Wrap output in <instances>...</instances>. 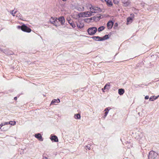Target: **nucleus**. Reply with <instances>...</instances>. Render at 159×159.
I'll return each instance as SVG.
<instances>
[{
	"label": "nucleus",
	"mask_w": 159,
	"mask_h": 159,
	"mask_svg": "<svg viewBox=\"0 0 159 159\" xmlns=\"http://www.w3.org/2000/svg\"><path fill=\"white\" fill-rule=\"evenodd\" d=\"M21 25H18L17 28L18 29L21 30L22 31L27 33H30L31 31V29L28 27L26 25L21 23Z\"/></svg>",
	"instance_id": "f257e3e1"
},
{
	"label": "nucleus",
	"mask_w": 159,
	"mask_h": 159,
	"mask_svg": "<svg viewBox=\"0 0 159 159\" xmlns=\"http://www.w3.org/2000/svg\"><path fill=\"white\" fill-rule=\"evenodd\" d=\"M88 7L90 10V12H92V13H98L102 11L100 8L93 6L91 4H89L88 5Z\"/></svg>",
	"instance_id": "f03ea898"
},
{
	"label": "nucleus",
	"mask_w": 159,
	"mask_h": 159,
	"mask_svg": "<svg viewBox=\"0 0 159 159\" xmlns=\"http://www.w3.org/2000/svg\"><path fill=\"white\" fill-rule=\"evenodd\" d=\"M92 15V12L89 11H85L84 12H80L78 14L79 17H89Z\"/></svg>",
	"instance_id": "7ed1b4c3"
},
{
	"label": "nucleus",
	"mask_w": 159,
	"mask_h": 159,
	"mask_svg": "<svg viewBox=\"0 0 159 159\" xmlns=\"http://www.w3.org/2000/svg\"><path fill=\"white\" fill-rule=\"evenodd\" d=\"M97 28L96 27H89L87 30V32L89 35H94L97 31Z\"/></svg>",
	"instance_id": "20e7f679"
},
{
	"label": "nucleus",
	"mask_w": 159,
	"mask_h": 159,
	"mask_svg": "<svg viewBox=\"0 0 159 159\" xmlns=\"http://www.w3.org/2000/svg\"><path fill=\"white\" fill-rule=\"evenodd\" d=\"M158 154L156 152L152 151L149 152L148 155V159H158Z\"/></svg>",
	"instance_id": "39448f33"
},
{
	"label": "nucleus",
	"mask_w": 159,
	"mask_h": 159,
	"mask_svg": "<svg viewBox=\"0 0 159 159\" xmlns=\"http://www.w3.org/2000/svg\"><path fill=\"white\" fill-rule=\"evenodd\" d=\"M110 36L111 35H110L109 34H106L102 37H94L96 39H98V40L103 41L109 39Z\"/></svg>",
	"instance_id": "423d86ee"
},
{
	"label": "nucleus",
	"mask_w": 159,
	"mask_h": 159,
	"mask_svg": "<svg viewBox=\"0 0 159 159\" xmlns=\"http://www.w3.org/2000/svg\"><path fill=\"white\" fill-rule=\"evenodd\" d=\"M134 14L132 13L130 14V16L128 17L127 18V24L128 25L132 22L133 19L134 17Z\"/></svg>",
	"instance_id": "0eeeda50"
},
{
	"label": "nucleus",
	"mask_w": 159,
	"mask_h": 159,
	"mask_svg": "<svg viewBox=\"0 0 159 159\" xmlns=\"http://www.w3.org/2000/svg\"><path fill=\"white\" fill-rule=\"evenodd\" d=\"M50 139L52 142H58V139L57 136L54 134L51 135Z\"/></svg>",
	"instance_id": "6e6552de"
},
{
	"label": "nucleus",
	"mask_w": 159,
	"mask_h": 159,
	"mask_svg": "<svg viewBox=\"0 0 159 159\" xmlns=\"http://www.w3.org/2000/svg\"><path fill=\"white\" fill-rule=\"evenodd\" d=\"M114 21L111 20H109L107 23V27L108 29H111L114 24Z\"/></svg>",
	"instance_id": "1a4fd4ad"
},
{
	"label": "nucleus",
	"mask_w": 159,
	"mask_h": 159,
	"mask_svg": "<svg viewBox=\"0 0 159 159\" xmlns=\"http://www.w3.org/2000/svg\"><path fill=\"white\" fill-rule=\"evenodd\" d=\"M59 22L61 25H63L65 22V19L64 17L63 16H61L58 18Z\"/></svg>",
	"instance_id": "9d476101"
},
{
	"label": "nucleus",
	"mask_w": 159,
	"mask_h": 159,
	"mask_svg": "<svg viewBox=\"0 0 159 159\" xmlns=\"http://www.w3.org/2000/svg\"><path fill=\"white\" fill-rule=\"evenodd\" d=\"M35 137L40 141H43V138L42 137L41 135L39 133L36 134H34Z\"/></svg>",
	"instance_id": "9b49d317"
},
{
	"label": "nucleus",
	"mask_w": 159,
	"mask_h": 159,
	"mask_svg": "<svg viewBox=\"0 0 159 159\" xmlns=\"http://www.w3.org/2000/svg\"><path fill=\"white\" fill-rule=\"evenodd\" d=\"M121 1L125 7L128 6L130 3L129 0H121Z\"/></svg>",
	"instance_id": "f8f14e48"
},
{
	"label": "nucleus",
	"mask_w": 159,
	"mask_h": 159,
	"mask_svg": "<svg viewBox=\"0 0 159 159\" xmlns=\"http://www.w3.org/2000/svg\"><path fill=\"white\" fill-rule=\"evenodd\" d=\"M104 1L108 7H111L113 6V4L111 0H104Z\"/></svg>",
	"instance_id": "ddd939ff"
},
{
	"label": "nucleus",
	"mask_w": 159,
	"mask_h": 159,
	"mask_svg": "<svg viewBox=\"0 0 159 159\" xmlns=\"http://www.w3.org/2000/svg\"><path fill=\"white\" fill-rule=\"evenodd\" d=\"M58 18H57V17H54L55 23L54 24V25L56 27H58L60 26V24L59 23Z\"/></svg>",
	"instance_id": "4468645a"
},
{
	"label": "nucleus",
	"mask_w": 159,
	"mask_h": 159,
	"mask_svg": "<svg viewBox=\"0 0 159 159\" xmlns=\"http://www.w3.org/2000/svg\"><path fill=\"white\" fill-rule=\"evenodd\" d=\"M159 97V95L157 96H155L154 95L151 96L149 98V101H153L157 99Z\"/></svg>",
	"instance_id": "2eb2a0df"
},
{
	"label": "nucleus",
	"mask_w": 159,
	"mask_h": 159,
	"mask_svg": "<svg viewBox=\"0 0 159 159\" xmlns=\"http://www.w3.org/2000/svg\"><path fill=\"white\" fill-rule=\"evenodd\" d=\"M68 22L70 24V25L73 28H74L76 27L75 24L73 22V21L71 19L68 20Z\"/></svg>",
	"instance_id": "dca6fc26"
},
{
	"label": "nucleus",
	"mask_w": 159,
	"mask_h": 159,
	"mask_svg": "<svg viewBox=\"0 0 159 159\" xmlns=\"http://www.w3.org/2000/svg\"><path fill=\"white\" fill-rule=\"evenodd\" d=\"M125 93V90L121 88L118 89V93L120 95H122Z\"/></svg>",
	"instance_id": "f3484780"
},
{
	"label": "nucleus",
	"mask_w": 159,
	"mask_h": 159,
	"mask_svg": "<svg viewBox=\"0 0 159 159\" xmlns=\"http://www.w3.org/2000/svg\"><path fill=\"white\" fill-rule=\"evenodd\" d=\"M111 86L110 85V83H107L104 86V89H106L107 90H108L110 88V86Z\"/></svg>",
	"instance_id": "a211bd4d"
},
{
	"label": "nucleus",
	"mask_w": 159,
	"mask_h": 159,
	"mask_svg": "<svg viewBox=\"0 0 159 159\" xmlns=\"http://www.w3.org/2000/svg\"><path fill=\"white\" fill-rule=\"evenodd\" d=\"M77 27L80 29H82L84 27V25L83 23H79V24L77 23L76 24Z\"/></svg>",
	"instance_id": "6ab92c4d"
},
{
	"label": "nucleus",
	"mask_w": 159,
	"mask_h": 159,
	"mask_svg": "<svg viewBox=\"0 0 159 159\" xmlns=\"http://www.w3.org/2000/svg\"><path fill=\"white\" fill-rule=\"evenodd\" d=\"M105 27L103 26H101L98 28V32H101L104 30L105 29Z\"/></svg>",
	"instance_id": "aec40b11"
},
{
	"label": "nucleus",
	"mask_w": 159,
	"mask_h": 159,
	"mask_svg": "<svg viewBox=\"0 0 159 159\" xmlns=\"http://www.w3.org/2000/svg\"><path fill=\"white\" fill-rule=\"evenodd\" d=\"M96 17L97 18V21H98L101 19L102 18L103 16L100 14H97V16H96Z\"/></svg>",
	"instance_id": "412c9836"
},
{
	"label": "nucleus",
	"mask_w": 159,
	"mask_h": 159,
	"mask_svg": "<svg viewBox=\"0 0 159 159\" xmlns=\"http://www.w3.org/2000/svg\"><path fill=\"white\" fill-rule=\"evenodd\" d=\"M75 118L77 119H80L81 118L80 114L79 113L75 114L74 115Z\"/></svg>",
	"instance_id": "4be33fe9"
},
{
	"label": "nucleus",
	"mask_w": 159,
	"mask_h": 159,
	"mask_svg": "<svg viewBox=\"0 0 159 159\" xmlns=\"http://www.w3.org/2000/svg\"><path fill=\"white\" fill-rule=\"evenodd\" d=\"M10 124V122H5L3 123H2L0 124V127L2 128V127L4 125H8Z\"/></svg>",
	"instance_id": "5701e85b"
},
{
	"label": "nucleus",
	"mask_w": 159,
	"mask_h": 159,
	"mask_svg": "<svg viewBox=\"0 0 159 159\" xmlns=\"http://www.w3.org/2000/svg\"><path fill=\"white\" fill-rule=\"evenodd\" d=\"M54 17H51V18L50 20V22L52 23V24L54 25L55 23V21H54Z\"/></svg>",
	"instance_id": "b1692460"
},
{
	"label": "nucleus",
	"mask_w": 159,
	"mask_h": 159,
	"mask_svg": "<svg viewBox=\"0 0 159 159\" xmlns=\"http://www.w3.org/2000/svg\"><path fill=\"white\" fill-rule=\"evenodd\" d=\"M84 21L85 22L88 23L93 22V21H90L89 18H86L84 19Z\"/></svg>",
	"instance_id": "393cba45"
},
{
	"label": "nucleus",
	"mask_w": 159,
	"mask_h": 159,
	"mask_svg": "<svg viewBox=\"0 0 159 159\" xmlns=\"http://www.w3.org/2000/svg\"><path fill=\"white\" fill-rule=\"evenodd\" d=\"M57 103V100L55 99H54L50 103V105H55V103Z\"/></svg>",
	"instance_id": "a878e982"
},
{
	"label": "nucleus",
	"mask_w": 159,
	"mask_h": 159,
	"mask_svg": "<svg viewBox=\"0 0 159 159\" xmlns=\"http://www.w3.org/2000/svg\"><path fill=\"white\" fill-rule=\"evenodd\" d=\"M10 124H10L12 125H16V122L15 121H10Z\"/></svg>",
	"instance_id": "bb28decb"
},
{
	"label": "nucleus",
	"mask_w": 159,
	"mask_h": 159,
	"mask_svg": "<svg viewBox=\"0 0 159 159\" xmlns=\"http://www.w3.org/2000/svg\"><path fill=\"white\" fill-rule=\"evenodd\" d=\"M118 26V24L116 22L114 24V26L113 27V28L115 30H116L117 29V27Z\"/></svg>",
	"instance_id": "cd10ccee"
},
{
	"label": "nucleus",
	"mask_w": 159,
	"mask_h": 159,
	"mask_svg": "<svg viewBox=\"0 0 159 159\" xmlns=\"http://www.w3.org/2000/svg\"><path fill=\"white\" fill-rule=\"evenodd\" d=\"M110 109H111L110 107H107L105 109L104 111H105V112H107L108 113Z\"/></svg>",
	"instance_id": "c85d7f7f"
},
{
	"label": "nucleus",
	"mask_w": 159,
	"mask_h": 159,
	"mask_svg": "<svg viewBox=\"0 0 159 159\" xmlns=\"http://www.w3.org/2000/svg\"><path fill=\"white\" fill-rule=\"evenodd\" d=\"M99 37V36H93L91 38L93 39L95 41H99L98 40V39H96V38H94V37Z\"/></svg>",
	"instance_id": "c756f323"
},
{
	"label": "nucleus",
	"mask_w": 159,
	"mask_h": 159,
	"mask_svg": "<svg viewBox=\"0 0 159 159\" xmlns=\"http://www.w3.org/2000/svg\"><path fill=\"white\" fill-rule=\"evenodd\" d=\"M14 10H11L10 12V13L13 16H15V14L16 13V11H15L14 12Z\"/></svg>",
	"instance_id": "7c9ffc66"
},
{
	"label": "nucleus",
	"mask_w": 159,
	"mask_h": 159,
	"mask_svg": "<svg viewBox=\"0 0 159 159\" xmlns=\"http://www.w3.org/2000/svg\"><path fill=\"white\" fill-rule=\"evenodd\" d=\"M113 2L115 4H118L119 1L118 0H113Z\"/></svg>",
	"instance_id": "2f4dec72"
},
{
	"label": "nucleus",
	"mask_w": 159,
	"mask_h": 159,
	"mask_svg": "<svg viewBox=\"0 0 159 159\" xmlns=\"http://www.w3.org/2000/svg\"><path fill=\"white\" fill-rule=\"evenodd\" d=\"M8 129V127L5 128V127H3L2 128V129L1 128V130L3 131H6Z\"/></svg>",
	"instance_id": "473e14b6"
},
{
	"label": "nucleus",
	"mask_w": 159,
	"mask_h": 159,
	"mask_svg": "<svg viewBox=\"0 0 159 159\" xmlns=\"http://www.w3.org/2000/svg\"><path fill=\"white\" fill-rule=\"evenodd\" d=\"M108 114L107 112H105L104 115L102 117V118H103V119H104L107 116Z\"/></svg>",
	"instance_id": "72a5a7b5"
},
{
	"label": "nucleus",
	"mask_w": 159,
	"mask_h": 159,
	"mask_svg": "<svg viewBox=\"0 0 159 159\" xmlns=\"http://www.w3.org/2000/svg\"><path fill=\"white\" fill-rule=\"evenodd\" d=\"M93 22L94 21H97V18L96 16H94L93 17Z\"/></svg>",
	"instance_id": "f704fd0d"
},
{
	"label": "nucleus",
	"mask_w": 159,
	"mask_h": 159,
	"mask_svg": "<svg viewBox=\"0 0 159 159\" xmlns=\"http://www.w3.org/2000/svg\"><path fill=\"white\" fill-rule=\"evenodd\" d=\"M149 96L147 95L145 97V99L146 100H147L149 99Z\"/></svg>",
	"instance_id": "c9c22d12"
},
{
	"label": "nucleus",
	"mask_w": 159,
	"mask_h": 159,
	"mask_svg": "<svg viewBox=\"0 0 159 159\" xmlns=\"http://www.w3.org/2000/svg\"><path fill=\"white\" fill-rule=\"evenodd\" d=\"M56 100H57V103L60 102V100L59 98H57V99H56Z\"/></svg>",
	"instance_id": "e433bc0d"
},
{
	"label": "nucleus",
	"mask_w": 159,
	"mask_h": 159,
	"mask_svg": "<svg viewBox=\"0 0 159 159\" xmlns=\"http://www.w3.org/2000/svg\"><path fill=\"white\" fill-rule=\"evenodd\" d=\"M89 20L90 21H93L92 20H93V17H91L89 18Z\"/></svg>",
	"instance_id": "4c0bfd02"
},
{
	"label": "nucleus",
	"mask_w": 159,
	"mask_h": 159,
	"mask_svg": "<svg viewBox=\"0 0 159 159\" xmlns=\"http://www.w3.org/2000/svg\"><path fill=\"white\" fill-rule=\"evenodd\" d=\"M107 90V89H104V87L102 89V92H105L104 90Z\"/></svg>",
	"instance_id": "58836bf2"
},
{
	"label": "nucleus",
	"mask_w": 159,
	"mask_h": 159,
	"mask_svg": "<svg viewBox=\"0 0 159 159\" xmlns=\"http://www.w3.org/2000/svg\"><path fill=\"white\" fill-rule=\"evenodd\" d=\"M86 147L89 150L90 149V148L89 146H86Z\"/></svg>",
	"instance_id": "ea45409f"
},
{
	"label": "nucleus",
	"mask_w": 159,
	"mask_h": 159,
	"mask_svg": "<svg viewBox=\"0 0 159 159\" xmlns=\"http://www.w3.org/2000/svg\"><path fill=\"white\" fill-rule=\"evenodd\" d=\"M43 159H48L47 157L43 156Z\"/></svg>",
	"instance_id": "a19ab883"
},
{
	"label": "nucleus",
	"mask_w": 159,
	"mask_h": 159,
	"mask_svg": "<svg viewBox=\"0 0 159 159\" xmlns=\"http://www.w3.org/2000/svg\"><path fill=\"white\" fill-rule=\"evenodd\" d=\"M17 97H15L14 98V100L16 101L17 100Z\"/></svg>",
	"instance_id": "79ce46f5"
},
{
	"label": "nucleus",
	"mask_w": 159,
	"mask_h": 159,
	"mask_svg": "<svg viewBox=\"0 0 159 159\" xmlns=\"http://www.w3.org/2000/svg\"><path fill=\"white\" fill-rule=\"evenodd\" d=\"M13 52H11V53H10L8 54L9 55H12V54H13Z\"/></svg>",
	"instance_id": "37998d69"
},
{
	"label": "nucleus",
	"mask_w": 159,
	"mask_h": 159,
	"mask_svg": "<svg viewBox=\"0 0 159 159\" xmlns=\"http://www.w3.org/2000/svg\"><path fill=\"white\" fill-rule=\"evenodd\" d=\"M63 1L65 2L67 1V0H62Z\"/></svg>",
	"instance_id": "c03bdc74"
},
{
	"label": "nucleus",
	"mask_w": 159,
	"mask_h": 159,
	"mask_svg": "<svg viewBox=\"0 0 159 159\" xmlns=\"http://www.w3.org/2000/svg\"><path fill=\"white\" fill-rule=\"evenodd\" d=\"M107 62L108 63V62H110V61H107Z\"/></svg>",
	"instance_id": "a18cd8bd"
}]
</instances>
